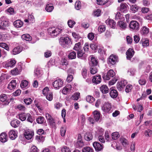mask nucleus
I'll return each instance as SVG.
<instances>
[{
  "label": "nucleus",
  "mask_w": 152,
  "mask_h": 152,
  "mask_svg": "<svg viewBox=\"0 0 152 152\" xmlns=\"http://www.w3.org/2000/svg\"><path fill=\"white\" fill-rule=\"evenodd\" d=\"M132 88V86L131 85H128L126 87L125 89V91L126 92L128 93L129 92Z\"/></svg>",
  "instance_id": "62"
},
{
  "label": "nucleus",
  "mask_w": 152,
  "mask_h": 152,
  "mask_svg": "<svg viewBox=\"0 0 152 152\" xmlns=\"http://www.w3.org/2000/svg\"><path fill=\"white\" fill-rule=\"evenodd\" d=\"M28 82L26 80H23L20 84V86L22 88H24L27 87L28 85Z\"/></svg>",
  "instance_id": "43"
},
{
  "label": "nucleus",
  "mask_w": 152,
  "mask_h": 152,
  "mask_svg": "<svg viewBox=\"0 0 152 152\" xmlns=\"http://www.w3.org/2000/svg\"><path fill=\"white\" fill-rule=\"evenodd\" d=\"M127 84V82L126 80H122L120 82H118L117 85V89L120 91L122 90Z\"/></svg>",
  "instance_id": "12"
},
{
  "label": "nucleus",
  "mask_w": 152,
  "mask_h": 152,
  "mask_svg": "<svg viewBox=\"0 0 152 152\" xmlns=\"http://www.w3.org/2000/svg\"><path fill=\"white\" fill-rule=\"evenodd\" d=\"M42 73V72L38 69H37L34 71L35 76L38 77H40Z\"/></svg>",
  "instance_id": "47"
},
{
  "label": "nucleus",
  "mask_w": 152,
  "mask_h": 152,
  "mask_svg": "<svg viewBox=\"0 0 152 152\" xmlns=\"http://www.w3.org/2000/svg\"><path fill=\"white\" fill-rule=\"evenodd\" d=\"M91 61L92 62V65L94 66H96L98 63L97 60L95 59V58L94 57L91 58Z\"/></svg>",
  "instance_id": "60"
},
{
  "label": "nucleus",
  "mask_w": 152,
  "mask_h": 152,
  "mask_svg": "<svg viewBox=\"0 0 152 152\" xmlns=\"http://www.w3.org/2000/svg\"><path fill=\"white\" fill-rule=\"evenodd\" d=\"M110 96L113 98H116L118 95L117 91L115 89H112L110 93Z\"/></svg>",
  "instance_id": "28"
},
{
  "label": "nucleus",
  "mask_w": 152,
  "mask_h": 152,
  "mask_svg": "<svg viewBox=\"0 0 152 152\" xmlns=\"http://www.w3.org/2000/svg\"><path fill=\"white\" fill-rule=\"evenodd\" d=\"M84 54V53L82 50L77 51V57L79 58H80L83 57Z\"/></svg>",
  "instance_id": "57"
},
{
  "label": "nucleus",
  "mask_w": 152,
  "mask_h": 152,
  "mask_svg": "<svg viewBox=\"0 0 152 152\" xmlns=\"http://www.w3.org/2000/svg\"><path fill=\"white\" fill-rule=\"evenodd\" d=\"M0 24L3 27H5L8 26L9 25V21L5 17H2L0 19Z\"/></svg>",
  "instance_id": "9"
},
{
  "label": "nucleus",
  "mask_w": 152,
  "mask_h": 152,
  "mask_svg": "<svg viewBox=\"0 0 152 152\" xmlns=\"http://www.w3.org/2000/svg\"><path fill=\"white\" fill-rule=\"evenodd\" d=\"M45 116L50 126L52 127L55 128L56 125L55 120L48 113H46L45 114Z\"/></svg>",
  "instance_id": "6"
},
{
  "label": "nucleus",
  "mask_w": 152,
  "mask_h": 152,
  "mask_svg": "<svg viewBox=\"0 0 152 152\" xmlns=\"http://www.w3.org/2000/svg\"><path fill=\"white\" fill-rule=\"evenodd\" d=\"M53 9L54 7L52 4H47L45 7V10L46 11L49 12H52Z\"/></svg>",
  "instance_id": "34"
},
{
  "label": "nucleus",
  "mask_w": 152,
  "mask_h": 152,
  "mask_svg": "<svg viewBox=\"0 0 152 152\" xmlns=\"http://www.w3.org/2000/svg\"><path fill=\"white\" fill-rule=\"evenodd\" d=\"M20 121L17 119L12 120L11 122V125L14 128L18 127L19 125Z\"/></svg>",
  "instance_id": "29"
},
{
  "label": "nucleus",
  "mask_w": 152,
  "mask_h": 152,
  "mask_svg": "<svg viewBox=\"0 0 152 152\" xmlns=\"http://www.w3.org/2000/svg\"><path fill=\"white\" fill-rule=\"evenodd\" d=\"M52 85L55 89L58 90L63 86V82L61 79H58L53 82Z\"/></svg>",
  "instance_id": "4"
},
{
  "label": "nucleus",
  "mask_w": 152,
  "mask_h": 152,
  "mask_svg": "<svg viewBox=\"0 0 152 152\" xmlns=\"http://www.w3.org/2000/svg\"><path fill=\"white\" fill-rule=\"evenodd\" d=\"M30 152H38L37 148L35 146H32L30 149Z\"/></svg>",
  "instance_id": "63"
},
{
  "label": "nucleus",
  "mask_w": 152,
  "mask_h": 152,
  "mask_svg": "<svg viewBox=\"0 0 152 152\" xmlns=\"http://www.w3.org/2000/svg\"><path fill=\"white\" fill-rule=\"evenodd\" d=\"M9 135L11 140H14L17 137V132L14 130H11L9 132Z\"/></svg>",
  "instance_id": "19"
},
{
  "label": "nucleus",
  "mask_w": 152,
  "mask_h": 152,
  "mask_svg": "<svg viewBox=\"0 0 152 152\" xmlns=\"http://www.w3.org/2000/svg\"><path fill=\"white\" fill-rule=\"evenodd\" d=\"M134 53V51L132 49L129 48L126 53L127 59L130 60L133 57Z\"/></svg>",
  "instance_id": "15"
},
{
  "label": "nucleus",
  "mask_w": 152,
  "mask_h": 152,
  "mask_svg": "<svg viewBox=\"0 0 152 152\" xmlns=\"http://www.w3.org/2000/svg\"><path fill=\"white\" fill-rule=\"evenodd\" d=\"M62 29L58 28H55L54 27L48 28V31L49 34L53 37L56 36L60 33Z\"/></svg>",
  "instance_id": "1"
},
{
  "label": "nucleus",
  "mask_w": 152,
  "mask_h": 152,
  "mask_svg": "<svg viewBox=\"0 0 152 152\" xmlns=\"http://www.w3.org/2000/svg\"><path fill=\"white\" fill-rule=\"evenodd\" d=\"M14 26L16 28H20L23 26V22L20 20H18L13 23Z\"/></svg>",
  "instance_id": "25"
},
{
  "label": "nucleus",
  "mask_w": 152,
  "mask_h": 152,
  "mask_svg": "<svg viewBox=\"0 0 152 152\" xmlns=\"http://www.w3.org/2000/svg\"><path fill=\"white\" fill-rule=\"evenodd\" d=\"M118 57L112 55L108 58V63H110L113 65L115 64L118 61Z\"/></svg>",
  "instance_id": "11"
},
{
  "label": "nucleus",
  "mask_w": 152,
  "mask_h": 152,
  "mask_svg": "<svg viewBox=\"0 0 152 152\" xmlns=\"http://www.w3.org/2000/svg\"><path fill=\"white\" fill-rule=\"evenodd\" d=\"M97 4L99 5H103L107 3L109 0H96Z\"/></svg>",
  "instance_id": "42"
},
{
  "label": "nucleus",
  "mask_w": 152,
  "mask_h": 152,
  "mask_svg": "<svg viewBox=\"0 0 152 152\" xmlns=\"http://www.w3.org/2000/svg\"><path fill=\"white\" fill-rule=\"evenodd\" d=\"M84 144L81 140H79L77 141L75 144L76 147L77 148H81L84 145Z\"/></svg>",
  "instance_id": "36"
},
{
  "label": "nucleus",
  "mask_w": 152,
  "mask_h": 152,
  "mask_svg": "<svg viewBox=\"0 0 152 152\" xmlns=\"http://www.w3.org/2000/svg\"><path fill=\"white\" fill-rule=\"evenodd\" d=\"M139 8L140 7L136 4L132 5L131 6L130 10L132 13H135L138 11Z\"/></svg>",
  "instance_id": "31"
},
{
  "label": "nucleus",
  "mask_w": 152,
  "mask_h": 152,
  "mask_svg": "<svg viewBox=\"0 0 152 152\" xmlns=\"http://www.w3.org/2000/svg\"><path fill=\"white\" fill-rule=\"evenodd\" d=\"M81 43L79 42L75 44L74 48V49L75 50L78 51L81 50Z\"/></svg>",
  "instance_id": "44"
},
{
  "label": "nucleus",
  "mask_w": 152,
  "mask_h": 152,
  "mask_svg": "<svg viewBox=\"0 0 152 152\" xmlns=\"http://www.w3.org/2000/svg\"><path fill=\"white\" fill-rule=\"evenodd\" d=\"M21 51V49L19 47L15 48L12 50V54L16 55L19 53Z\"/></svg>",
  "instance_id": "38"
},
{
  "label": "nucleus",
  "mask_w": 152,
  "mask_h": 152,
  "mask_svg": "<svg viewBox=\"0 0 152 152\" xmlns=\"http://www.w3.org/2000/svg\"><path fill=\"white\" fill-rule=\"evenodd\" d=\"M93 137V135L90 132H87L85 135V139L87 141H89L91 140Z\"/></svg>",
  "instance_id": "27"
},
{
  "label": "nucleus",
  "mask_w": 152,
  "mask_h": 152,
  "mask_svg": "<svg viewBox=\"0 0 152 152\" xmlns=\"http://www.w3.org/2000/svg\"><path fill=\"white\" fill-rule=\"evenodd\" d=\"M16 63L15 61L14 60H11L7 62H4L3 64L4 66L5 67H12L15 65Z\"/></svg>",
  "instance_id": "17"
},
{
  "label": "nucleus",
  "mask_w": 152,
  "mask_h": 152,
  "mask_svg": "<svg viewBox=\"0 0 152 152\" xmlns=\"http://www.w3.org/2000/svg\"><path fill=\"white\" fill-rule=\"evenodd\" d=\"M112 106L108 102L105 103L102 107V110L105 113H110L111 112Z\"/></svg>",
  "instance_id": "5"
},
{
  "label": "nucleus",
  "mask_w": 152,
  "mask_h": 152,
  "mask_svg": "<svg viewBox=\"0 0 152 152\" xmlns=\"http://www.w3.org/2000/svg\"><path fill=\"white\" fill-rule=\"evenodd\" d=\"M86 100L87 102L89 103H92L94 100V98L91 96L88 95L87 96Z\"/></svg>",
  "instance_id": "48"
},
{
  "label": "nucleus",
  "mask_w": 152,
  "mask_h": 152,
  "mask_svg": "<svg viewBox=\"0 0 152 152\" xmlns=\"http://www.w3.org/2000/svg\"><path fill=\"white\" fill-rule=\"evenodd\" d=\"M46 99L49 101H51L53 98V95L52 93L50 92L47 94L46 95Z\"/></svg>",
  "instance_id": "49"
},
{
  "label": "nucleus",
  "mask_w": 152,
  "mask_h": 152,
  "mask_svg": "<svg viewBox=\"0 0 152 152\" xmlns=\"http://www.w3.org/2000/svg\"><path fill=\"white\" fill-rule=\"evenodd\" d=\"M0 47H2L7 50H9V47L8 45L5 43H0Z\"/></svg>",
  "instance_id": "52"
},
{
  "label": "nucleus",
  "mask_w": 152,
  "mask_h": 152,
  "mask_svg": "<svg viewBox=\"0 0 152 152\" xmlns=\"http://www.w3.org/2000/svg\"><path fill=\"white\" fill-rule=\"evenodd\" d=\"M19 119L22 121H25L26 118L27 114L22 113L19 115Z\"/></svg>",
  "instance_id": "41"
},
{
  "label": "nucleus",
  "mask_w": 152,
  "mask_h": 152,
  "mask_svg": "<svg viewBox=\"0 0 152 152\" xmlns=\"http://www.w3.org/2000/svg\"><path fill=\"white\" fill-rule=\"evenodd\" d=\"M0 101L3 102V104L5 105L8 104L10 102V100L7 98L5 94H2L0 95Z\"/></svg>",
  "instance_id": "10"
},
{
  "label": "nucleus",
  "mask_w": 152,
  "mask_h": 152,
  "mask_svg": "<svg viewBox=\"0 0 152 152\" xmlns=\"http://www.w3.org/2000/svg\"><path fill=\"white\" fill-rule=\"evenodd\" d=\"M16 86V80H13L10 82L8 85L7 88L10 90H12L14 89Z\"/></svg>",
  "instance_id": "22"
},
{
  "label": "nucleus",
  "mask_w": 152,
  "mask_h": 152,
  "mask_svg": "<svg viewBox=\"0 0 152 152\" xmlns=\"http://www.w3.org/2000/svg\"><path fill=\"white\" fill-rule=\"evenodd\" d=\"M100 89L101 92L103 94H107L109 91V89L107 86L105 85L102 86Z\"/></svg>",
  "instance_id": "26"
},
{
  "label": "nucleus",
  "mask_w": 152,
  "mask_h": 152,
  "mask_svg": "<svg viewBox=\"0 0 152 152\" xmlns=\"http://www.w3.org/2000/svg\"><path fill=\"white\" fill-rule=\"evenodd\" d=\"M90 72L92 74H96L97 72V70L95 66H92L90 68Z\"/></svg>",
  "instance_id": "53"
},
{
  "label": "nucleus",
  "mask_w": 152,
  "mask_h": 152,
  "mask_svg": "<svg viewBox=\"0 0 152 152\" xmlns=\"http://www.w3.org/2000/svg\"><path fill=\"white\" fill-rule=\"evenodd\" d=\"M120 142L124 147H126L128 144V140L124 138L120 139Z\"/></svg>",
  "instance_id": "33"
},
{
  "label": "nucleus",
  "mask_w": 152,
  "mask_h": 152,
  "mask_svg": "<svg viewBox=\"0 0 152 152\" xmlns=\"http://www.w3.org/2000/svg\"><path fill=\"white\" fill-rule=\"evenodd\" d=\"M118 26L121 30H125L127 28V24L125 22L122 21L118 22L117 23Z\"/></svg>",
  "instance_id": "14"
},
{
  "label": "nucleus",
  "mask_w": 152,
  "mask_h": 152,
  "mask_svg": "<svg viewBox=\"0 0 152 152\" xmlns=\"http://www.w3.org/2000/svg\"><path fill=\"white\" fill-rule=\"evenodd\" d=\"M74 88L72 87L71 85H68L65 87L62 90L63 94H66L72 93L74 91Z\"/></svg>",
  "instance_id": "7"
},
{
  "label": "nucleus",
  "mask_w": 152,
  "mask_h": 152,
  "mask_svg": "<svg viewBox=\"0 0 152 152\" xmlns=\"http://www.w3.org/2000/svg\"><path fill=\"white\" fill-rule=\"evenodd\" d=\"M7 138L6 134L3 132L0 135V141L2 142H5L7 141Z\"/></svg>",
  "instance_id": "24"
},
{
  "label": "nucleus",
  "mask_w": 152,
  "mask_h": 152,
  "mask_svg": "<svg viewBox=\"0 0 152 152\" xmlns=\"http://www.w3.org/2000/svg\"><path fill=\"white\" fill-rule=\"evenodd\" d=\"M75 7L77 10H80L81 7V2L80 1H77L75 4Z\"/></svg>",
  "instance_id": "58"
},
{
  "label": "nucleus",
  "mask_w": 152,
  "mask_h": 152,
  "mask_svg": "<svg viewBox=\"0 0 152 152\" xmlns=\"http://www.w3.org/2000/svg\"><path fill=\"white\" fill-rule=\"evenodd\" d=\"M115 75V73L112 69H110L108 71L107 74L104 75L102 76V77L104 80H108L111 77H113Z\"/></svg>",
  "instance_id": "8"
},
{
  "label": "nucleus",
  "mask_w": 152,
  "mask_h": 152,
  "mask_svg": "<svg viewBox=\"0 0 152 152\" xmlns=\"http://www.w3.org/2000/svg\"><path fill=\"white\" fill-rule=\"evenodd\" d=\"M49 88L47 87H45L42 90L43 94L45 96H46V95L49 93Z\"/></svg>",
  "instance_id": "61"
},
{
  "label": "nucleus",
  "mask_w": 152,
  "mask_h": 152,
  "mask_svg": "<svg viewBox=\"0 0 152 152\" xmlns=\"http://www.w3.org/2000/svg\"><path fill=\"white\" fill-rule=\"evenodd\" d=\"M36 121L38 124H42L45 121V120L43 116H39L37 119Z\"/></svg>",
  "instance_id": "37"
},
{
  "label": "nucleus",
  "mask_w": 152,
  "mask_h": 152,
  "mask_svg": "<svg viewBox=\"0 0 152 152\" xmlns=\"http://www.w3.org/2000/svg\"><path fill=\"white\" fill-rule=\"evenodd\" d=\"M80 93L79 92L75 93L71 96V98L74 100H77L80 96Z\"/></svg>",
  "instance_id": "40"
},
{
  "label": "nucleus",
  "mask_w": 152,
  "mask_h": 152,
  "mask_svg": "<svg viewBox=\"0 0 152 152\" xmlns=\"http://www.w3.org/2000/svg\"><path fill=\"white\" fill-rule=\"evenodd\" d=\"M32 100L30 98L25 99L24 100V102L27 105H29L31 104Z\"/></svg>",
  "instance_id": "54"
},
{
  "label": "nucleus",
  "mask_w": 152,
  "mask_h": 152,
  "mask_svg": "<svg viewBox=\"0 0 152 152\" xmlns=\"http://www.w3.org/2000/svg\"><path fill=\"white\" fill-rule=\"evenodd\" d=\"M149 31V28L145 26L142 27L140 30V33L142 35L147 34Z\"/></svg>",
  "instance_id": "30"
},
{
  "label": "nucleus",
  "mask_w": 152,
  "mask_h": 152,
  "mask_svg": "<svg viewBox=\"0 0 152 152\" xmlns=\"http://www.w3.org/2000/svg\"><path fill=\"white\" fill-rule=\"evenodd\" d=\"M75 24V23L73 21L69 20L68 22V24L70 28H72Z\"/></svg>",
  "instance_id": "64"
},
{
  "label": "nucleus",
  "mask_w": 152,
  "mask_h": 152,
  "mask_svg": "<svg viewBox=\"0 0 152 152\" xmlns=\"http://www.w3.org/2000/svg\"><path fill=\"white\" fill-rule=\"evenodd\" d=\"M127 5L126 3H122L118 8V10L121 12H125L127 11Z\"/></svg>",
  "instance_id": "16"
},
{
  "label": "nucleus",
  "mask_w": 152,
  "mask_h": 152,
  "mask_svg": "<svg viewBox=\"0 0 152 152\" xmlns=\"http://www.w3.org/2000/svg\"><path fill=\"white\" fill-rule=\"evenodd\" d=\"M98 45L97 43H94L90 45V47L93 50H96L97 48Z\"/></svg>",
  "instance_id": "51"
},
{
  "label": "nucleus",
  "mask_w": 152,
  "mask_h": 152,
  "mask_svg": "<svg viewBox=\"0 0 152 152\" xmlns=\"http://www.w3.org/2000/svg\"><path fill=\"white\" fill-rule=\"evenodd\" d=\"M106 30V28L104 25H101L98 28V31L100 33H102Z\"/></svg>",
  "instance_id": "50"
},
{
  "label": "nucleus",
  "mask_w": 152,
  "mask_h": 152,
  "mask_svg": "<svg viewBox=\"0 0 152 152\" xmlns=\"http://www.w3.org/2000/svg\"><path fill=\"white\" fill-rule=\"evenodd\" d=\"M92 81L93 83L96 84L100 83L101 81V78L100 75H98L94 76Z\"/></svg>",
  "instance_id": "23"
},
{
  "label": "nucleus",
  "mask_w": 152,
  "mask_h": 152,
  "mask_svg": "<svg viewBox=\"0 0 152 152\" xmlns=\"http://www.w3.org/2000/svg\"><path fill=\"white\" fill-rule=\"evenodd\" d=\"M139 24L136 21L132 20L131 21L129 25V27L131 30L136 31L139 29Z\"/></svg>",
  "instance_id": "3"
},
{
  "label": "nucleus",
  "mask_w": 152,
  "mask_h": 152,
  "mask_svg": "<svg viewBox=\"0 0 152 152\" xmlns=\"http://www.w3.org/2000/svg\"><path fill=\"white\" fill-rule=\"evenodd\" d=\"M94 120L96 121H99L101 117V114L99 111L95 110L93 112Z\"/></svg>",
  "instance_id": "20"
},
{
  "label": "nucleus",
  "mask_w": 152,
  "mask_h": 152,
  "mask_svg": "<svg viewBox=\"0 0 152 152\" xmlns=\"http://www.w3.org/2000/svg\"><path fill=\"white\" fill-rule=\"evenodd\" d=\"M106 23L111 28H115L116 23L113 20L108 19L106 21Z\"/></svg>",
  "instance_id": "21"
},
{
  "label": "nucleus",
  "mask_w": 152,
  "mask_h": 152,
  "mask_svg": "<svg viewBox=\"0 0 152 152\" xmlns=\"http://www.w3.org/2000/svg\"><path fill=\"white\" fill-rule=\"evenodd\" d=\"M34 134L33 132L29 129L26 130L24 133L25 137L28 140L31 139Z\"/></svg>",
  "instance_id": "13"
},
{
  "label": "nucleus",
  "mask_w": 152,
  "mask_h": 152,
  "mask_svg": "<svg viewBox=\"0 0 152 152\" xmlns=\"http://www.w3.org/2000/svg\"><path fill=\"white\" fill-rule=\"evenodd\" d=\"M119 136V133L117 132H114L112 134V138L114 140L117 139Z\"/></svg>",
  "instance_id": "46"
},
{
  "label": "nucleus",
  "mask_w": 152,
  "mask_h": 152,
  "mask_svg": "<svg viewBox=\"0 0 152 152\" xmlns=\"http://www.w3.org/2000/svg\"><path fill=\"white\" fill-rule=\"evenodd\" d=\"M61 152H71L69 147L65 146H63L61 148Z\"/></svg>",
  "instance_id": "45"
},
{
  "label": "nucleus",
  "mask_w": 152,
  "mask_h": 152,
  "mask_svg": "<svg viewBox=\"0 0 152 152\" xmlns=\"http://www.w3.org/2000/svg\"><path fill=\"white\" fill-rule=\"evenodd\" d=\"M66 131V128L65 126H63L61 127V135L62 136H64Z\"/></svg>",
  "instance_id": "55"
},
{
  "label": "nucleus",
  "mask_w": 152,
  "mask_h": 152,
  "mask_svg": "<svg viewBox=\"0 0 152 152\" xmlns=\"http://www.w3.org/2000/svg\"><path fill=\"white\" fill-rule=\"evenodd\" d=\"M22 38L27 41H30L32 39L31 37L28 34H26L23 35L21 37Z\"/></svg>",
  "instance_id": "32"
},
{
  "label": "nucleus",
  "mask_w": 152,
  "mask_h": 152,
  "mask_svg": "<svg viewBox=\"0 0 152 152\" xmlns=\"http://www.w3.org/2000/svg\"><path fill=\"white\" fill-rule=\"evenodd\" d=\"M59 43L63 47L65 48L66 45L71 43V39L68 37H62L60 39Z\"/></svg>",
  "instance_id": "2"
},
{
  "label": "nucleus",
  "mask_w": 152,
  "mask_h": 152,
  "mask_svg": "<svg viewBox=\"0 0 152 152\" xmlns=\"http://www.w3.org/2000/svg\"><path fill=\"white\" fill-rule=\"evenodd\" d=\"M93 146L96 151H99L103 148V145L97 142H95L93 143Z\"/></svg>",
  "instance_id": "18"
},
{
  "label": "nucleus",
  "mask_w": 152,
  "mask_h": 152,
  "mask_svg": "<svg viewBox=\"0 0 152 152\" xmlns=\"http://www.w3.org/2000/svg\"><path fill=\"white\" fill-rule=\"evenodd\" d=\"M16 108L20 110L24 111L26 109L25 107L23 105L20 104L16 106Z\"/></svg>",
  "instance_id": "56"
},
{
  "label": "nucleus",
  "mask_w": 152,
  "mask_h": 152,
  "mask_svg": "<svg viewBox=\"0 0 152 152\" xmlns=\"http://www.w3.org/2000/svg\"><path fill=\"white\" fill-rule=\"evenodd\" d=\"M83 152H93V149L89 147L86 146L83 148L82 149Z\"/></svg>",
  "instance_id": "39"
},
{
  "label": "nucleus",
  "mask_w": 152,
  "mask_h": 152,
  "mask_svg": "<svg viewBox=\"0 0 152 152\" xmlns=\"http://www.w3.org/2000/svg\"><path fill=\"white\" fill-rule=\"evenodd\" d=\"M101 10L99 9H97L94 12V15L95 16L98 17L100 15Z\"/></svg>",
  "instance_id": "59"
},
{
  "label": "nucleus",
  "mask_w": 152,
  "mask_h": 152,
  "mask_svg": "<svg viewBox=\"0 0 152 152\" xmlns=\"http://www.w3.org/2000/svg\"><path fill=\"white\" fill-rule=\"evenodd\" d=\"M76 56V54L75 52L72 51L71 52L68 56L69 59H75Z\"/></svg>",
  "instance_id": "35"
}]
</instances>
